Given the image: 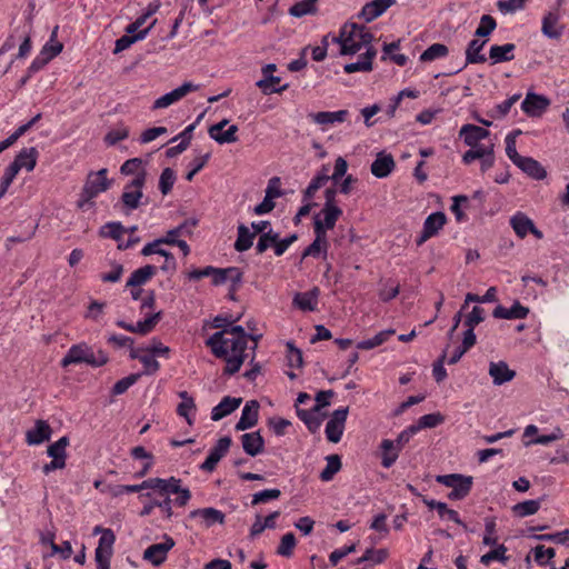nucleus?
Wrapping results in <instances>:
<instances>
[{
    "instance_id": "1",
    "label": "nucleus",
    "mask_w": 569,
    "mask_h": 569,
    "mask_svg": "<svg viewBox=\"0 0 569 569\" xmlns=\"http://www.w3.org/2000/svg\"><path fill=\"white\" fill-rule=\"evenodd\" d=\"M372 33L365 27L353 22L345 23L339 36H332V42L340 44V54L352 56L362 48L371 47Z\"/></svg>"
},
{
    "instance_id": "2",
    "label": "nucleus",
    "mask_w": 569,
    "mask_h": 569,
    "mask_svg": "<svg viewBox=\"0 0 569 569\" xmlns=\"http://www.w3.org/2000/svg\"><path fill=\"white\" fill-rule=\"evenodd\" d=\"M248 336L241 326H233L230 329H222L214 332L207 341L206 345L210 347L214 356H224L227 348L247 349Z\"/></svg>"
},
{
    "instance_id": "3",
    "label": "nucleus",
    "mask_w": 569,
    "mask_h": 569,
    "mask_svg": "<svg viewBox=\"0 0 569 569\" xmlns=\"http://www.w3.org/2000/svg\"><path fill=\"white\" fill-rule=\"evenodd\" d=\"M108 361V355L102 349L94 350L93 347L81 342L69 348L66 356L61 359V367L66 368L70 365L86 363L98 368L104 366Z\"/></svg>"
},
{
    "instance_id": "4",
    "label": "nucleus",
    "mask_w": 569,
    "mask_h": 569,
    "mask_svg": "<svg viewBox=\"0 0 569 569\" xmlns=\"http://www.w3.org/2000/svg\"><path fill=\"white\" fill-rule=\"evenodd\" d=\"M108 170L100 169L97 172H90L87 177L83 189L78 200V207L83 209L87 204H92L94 199L101 192H104L110 187V181L107 178Z\"/></svg>"
},
{
    "instance_id": "5",
    "label": "nucleus",
    "mask_w": 569,
    "mask_h": 569,
    "mask_svg": "<svg viewBox=\"0 0 569 569\" xmlns=\"http://www.w3.org/2000/svg\"><path fill=\"white\" fill-rule=\"evenodd\" d=\"M436 481L446 487L452 488L448 495L451 500H461L466 498L472 487V477L459 473L440 475L436 477Z\"/></svg>"
},
{
    "instance_id": "6",
    "label": "nucleus",
    "mask_w": 569,
    "mask_h": 569,
    "mask_svg": "<svg viewBox=\"0 0 569 569\" xmlns=\"http://www.w3.org/2000/svg\"><path fill=\"white\" fill-rule=\"evenodd\" d=\"M116 535L111 529H106L99 538L94 550V561L97 569H110V560L113 555V545Z\"/></svg>"
},
{
    "instance_id": "7",
    "label": "nucleus",
    "mask_w": 569,
    "mask_h": 569,
    "mask_svg": "<svg viewBox=\"0 0 569 569\" xmlns=\"http://www.w3.org/2000/svg\"><path fill=\"white\" fill-rule=\"evenodd\" d=\"M69 446V438L67 436L61 437L56 442L51 443L47 453L52 460L42 467V472L49 475L50 472L63 469L66 467L67 452L66 449Z\"/></svg>"
},
{
    "instance_id": "8",
    "label": "nucleus",
    "mask_w": 569,
    "mask_h": 569,
    "mask_svg": "<svg viewBox=\"0 0 569 569\" xmlns=\"http://www.w3.org/2000/svg\"><path fill=\"white\" fill-rule=\"evenodd\" d=\"M348 417V407L335 410L326 425V437L328 441L338 443L345 431V423Z\"/></svg>"
},
{
    "instance_id": "9",
    "label": "nucleus",
    "mask_w": 569,
    "mask_h": 569,
    "mask_svg": "<svg viewBox=\"0 0 569 569\" xmlns=\"http://www.w3.org/2000/svg\"><path fill=\"white\" fill-rule=\"evenodd\" d=\"M232 440L229 436L220 438L217 443L210 449L207 459L201 463L200 469L206 472H212L218 462L227 455Z\"/></svg>"
},
{
    "instance_id": "10",
    "label": "nucleus",
    "mask_w": 569,
    "mask_h": 569,
    "mask_svg": "<svg viewBox=\"0 0 569 569\" xmlns=\"http://www.w3.org/2000/svg\"><path fill=\"white\" fill-rule=\"evenodd\" d=\"M198 89H199V86L193 84L192 82H184L180 87L176 88L174 90L156 99L153 102L152 109L156 110V109L168 108L171 104L180 101L188 93L197 91Z\"/></svg>"
},
{
    "instance_id": "11",
    "label": "nucleus",
    "mask_w": 569,
    "mask_h": 569,
    "mask_svg": "<svg viewBox=\"0 0 569 569\" xmlns=\"http://www.w3.org/2000/svg\"><path fill=\"white\" fill-rule=\"evenodd\" d=\"M561 13L558 10L547 11L541 20V32L545 37L558 40L562 37L565 26L560 23Z\"/></svg>"
},
{
    "instance_id": "12",
    "label": "nucleus",
    "mask_w": 569,
    "mask_h": 569,
    "mask_svg": "<svg viewBox=\"0 0 569 569\" xmlns=\"http://www.w3.org/2000/svg\"><path fill=\"white\" fill-rule=\"evenodd\" d=\"M447 222V217L443 212H433L427 217L423 222V228L420 236L417 238V246L423 244L428 239L438 234L439 230L443 228Z\"/></svg>"
},
{
    "instance_id": "13",
    "label": "nucleus",
    "mask_w": 569,
    "mask_h": 569,
    "mask_svg": "<svg viewBox=\"0 0 569 569\" xmlns=\"http://www.w3.org/2000/svg\"><path fill=\"white\" fill-rule=\"evenodd\" d=\"M162 244H166L161 238L153 240L152 242L147 243L142 250L141 254L147 257L151 254H159L164 258L163 264L160 269L164 272H172L176 270L177 262L173 254L161 248Z\"/></svg>"
},
{
    "instance_id": "14",
    "label": "nucleus",
    "mask_w": 569,
    "mask_h": 569,
    "mask_svg": "<svg viewBox=\"0 0 569 569\" xmlns=\"http://www.w3.org/2000/svg\"><path fill=\"white\" fill-rule=\"evenodd\" d=\"M510 226L515 233L523 239L528 233H532L537 239H542V232L536 228L533 221L523 212H516L510 218Z\"/></svg>"
},
{
    "instance_id": "15",
    "label": "nucleus",
    "mask_w": 569,
    "mask_h": 569,
    "mask_svg": "<svg viewBox=\"0 0 569 569\" xmlns=\"http://www.w3.org/2000/svg\"><path fill=\"white\" fill-rule=\"evenodd\" d=\"M124 176H133L131 187H143L147 178L144 162L140 158H131L124 161L120 168Z\"/></svg>"
},
{
    "instance_id": "16",
    "label": "nucleus",
    "mask_w": 569,
    "mask_h": 569,
    "mask_svg": "<svg viewBox=\"0 0 569 569\" xmlns=\"http://www.w3.org/2000/svg\"><path fill=\"white\" fill-rule=\"evenodd\" d=\"M174 546V540L168 536H163V541L149 546L143 553V558L154 566L161 565L166 559L168 551Z\"/></svg>"
},
{
    "instance_id": "17",
    "label": "nucleus",
    "mask_w": 569,
    "mask_h": 569,
    "mask_svg": "<svg viewBox=\"0 0 569 569\" xmlns=\"http://www.w3.org/2000/svg\"><path fill=\"white\" fill-rule=\"evenodd\" d=\"M161 318H162V312L158 311V312H153L152 315H147V317L143 320L138 321L136 325H130L123 320H118L116 322V325L119 328L124 329L129 332L139 333V335L144 336V335H148L149 332H151L156 328V326L161 320Z\"/></svg>"
},
{
    "instance_id": "18",
    "label": "nucleus",
    "mask_w": 569,
    "mask_h": 569,
    "mask_svg": "<svg viewBox=\"0 0 569 569\" xmlns=\"http://www.w3.org/2000/svg\"><path fill=\"white\" fill-rule=\"evenodd\" d=\"M342 216V210L339 207L323 206L321 211L315 217L313 231H317L318 224L322 231L327 234L328 230H332Z\"/></svg>"
},
{
    "instance_id": "19",
    "label": "nucleus",
    "mask_w": 569,
    "mask_h": 569,
    "mask_svg": "<svg viewBox=\"0 0 569 569\" xmlns=\"http://www.w3.org/2000/svg\"><path fill=\"white\" fill-rule=\"evenodd\" d=\"M242 273L236 267L226 269L214 268L211 273V281L214 286H221L226 282H231V291H236L241 282Z\"/></svg>"
},
{
    "instance_id": "20",
    "label": "nucleus",
    "mask_w": 569,
    "mask_h": 569,
    "mask_svg": "<svg viewBox=\"0 0 569 569\" xmlns=\"http://www.w3.org/2000/svg\"><path fill=\"white\" fill-rule=\"evenodd\" d=\"M397 0H372L362 7L361 11L359 12V17L366 22H371L382 16L390 7L395 6Z\"/></svg>"
},
{
    "instance_id": "21",
    "label": "nucleus",
    "mask_w": 569,
    "mask_h": 569,
    "mask_svg": "<svg viewBox=\"0 0 569 569\" xmlns=\"http://www.w3.org/2000/svg\"><path fill=\"white\" fill-rule=\"evenodd\" d=\"M315 232V240L305 249L302 253V258L312 257V258H327L328 253V238L327 234L322 231L321 227L318 224L317 231Z\"/></svg>"
},
{
    "instance_id": "22",
    "label": "nucleus",
    "mask_w": 569,
    "mask_h": 569,
    "mask_svg": "<svg viewBox=\"0 0 569 569\" xmlns=\"http://www.w3.org/2000/svg\"><path fill=\"white\" fill-rule=\"evenodd\" d=\"M228 122L227 119H223L219 123L211 126L208 130L210 138L220 144L236 142L238 140L236 134L238 131L237 126L232 124L226 131H222Z\"/></svg>"
},
{
    "instance_id": "23",
    "label": "nucleus",
    "mask_w": 569,
    "mask_h": 569,
    "mask_svg": "<svg viewBox=\"0 0 569 569\" xmlns=\"http://www.w3.org/2000/svg\"><path fill=\"white\" fill-rule=\"evenodd\" d=\"M490 134L489 130L476 126V124H463L459 130V137L463 139V142L468 147H477L481 140L488 138Z\"/></svg>"
},
{
    "instance_id": "24",
    "label": "nucleus",
    "mask_w": 569,
    "mask_h": 569,
    "mask_svg": "<svg viewBox=\"0 0 569 569\" xmlns=\"http://www.w3.org/2000/svg\"><path fill=\"white\" fill-rule=\"evenodd\" d=\"M549 103L546 97L529 92L521 102V109L526 114L536 117L540 116L548 108Z\"/></svg>"
},
{
    "instance_id": "25",
    "label": "nucleus",
    "mask_w": 569,
    "mask_h": 569,
    "mask_svg": "<svg viewBox=\"0 0 569 569\" xmlns=\"http://www.w3.org/2000/svg\"><path fill=\"white\" fill-rule=\"evenodd\" d=\"M259 403L256 400L248 401L241 412L239 421L236 423V430H247L254 427L258 422Z\"/></svg>"
},
{
    "instance_id": "26",
    "label": "nucleus",
    "mask_w": 569,
    "mask_h": 569,
    "mask_svg": "<svg viewBox=\"0 0 569 569\" xmlns=\"http://www.w3.org/2000/svg\"><path fill=\"white\" fill-rule=\"evenodd\" d=\"M181 479L170 477L168 479L162 478H149L144 480L146 489L157 490L159 496L167 497L171 491H177V483H181Z\"/></svg>"
},
{
    "instance_id": "27",
    "label": "nucleus",
    "mask_w": 569,
    "mask_h": 569,
    "mask_svg": "<svg viewBox=\"0 0 569 569\" xmlns=\"http://www.w3.org/2000/svg\"><path fill=\"white\" fill-rule=\"evenodd\" d=\"M51 432V427L47 421L37 420L34 427L26 432V440L31 446L40 445L50 439Z\"/></svg>"
},
{
    "instance_id": "28",
    "label": "nucleus",
    "mask_w": 569,
    "mask_h": 569,
    "mask_svg": "<svg viewBox=\"0 0 569 569\" xmlns=\"http://www.w3.org/2000/svg\"><path fill=\"white\" fill-rule=\"evenodd\" d=\"M154 508H159L161 510L164 519H171L173 516L172 499L169 496L163 497V499H150V501L144 503V506L142 507L140 516H150Z\"/></svg>"
},
{
    "instance_id": "29",
    "label": "nucleus",
    "mask_w": 569,
    "mask_h": 569,
    "mask_svg": "<svg viewBox=\"0 0 569 569\" xmlns=\"http://www.w3.org/2000/svg\"><path fill=\"white\" fill-rule=\"evenodd\" d=\"M178 396L181 402L177 407V413L184 418L189 426H192L197 413L194 399L184 390L179 391Z\"/></svg>"
},
{
    "instance_id": "30",
    "label": "nucleus",
    "mask_w": 569,
    "mask_h": 569,
    "mask_svg": "<svg viewBox=\"0 0 569 569\" xmlns=\"http://www.w3.org/2000/svg\"><path fill=\"white\" fill-rule=\"evenodd\" d=\"M349 116L348 110H338V111H320L316 113H310L309 117L311 120L320 126H332L335 123H341L347 120Z\"/></svg>"
},
{
    "instance_id": "31",
    "label": "nucleus",
    "mask_w": 569,
    "mask_h": 569,
    "mask_svg": "<svg viewBox=\"0 0 569 569\" xmlns=\"http://www.w3.org/2000/svg\"><path fill=\"white\" fill-rule=\"evenodd\" d=\"M377 51L373 47H368L366 52L359 56L357 62L347 63L343 67L346 73L355 72H368L372 70V60L375 59Z\"/></svg>"
},
{
    "instance_id": "32",
    "label": "nucleus",
    "mask_w": 569,
    "mask_h": 569,
    "mask_svg": "<svg viewBox=\"0 0 569 569\" xmlns=\"http://www.w3.org/2000/svg\"><path fill=\"white\" fill-rule=\"evenodd\" d=\"M395 160L391 154L380 152L371 163V173L377 178L388 177L395 169Z\"/></svg>"
},
{
    "instance_id": "33",
    "label": "nucleus",
    "mask_w": 569,
    "mask_h": 569,
    "mask_svg": "<svg viewBox=\"0 0 569 569\" xmlns=\"http://www.w3.org/2000/svg\"><path fill=\"white\" fill-rule=\"evenodd\" d=\"M241 445L244 452L251 457L260 455L264 449V440L259 431L243 433Z\"/></svg>"
},
{
    "instance_id": "34",
    "label": "nucleus",
    "mask_w": 569,
    "mask_h": 569,
    "mask_svg": "<svg viewBox=\"0 0 569 569\" xmlns=\"http://www.w3.org/2000/svg\"><path fill=\"white\" fill-rule=\"evenodd\" d=\"M328 172L329 166L323 164L303 191V201H310L315 197L316 192L330 180Z\"/></svg>"
},
{
    "instance_id": "35",
    "label": "nucleus",
    "mask_w": 569,
    "mask_h": 569,
    "mask_svg": "<svg viewBox=\"0 0 569 569\" xmlns=\"http://www.w3.org/2000/svg\"><path fill=\"white\" fill-rule=\"evenodd\" d=\"M158 272L153 264H146L136 269L127 280L126 287H141L150 281Z\"/></svg>"
},
{
    "instance_id": "36",
    "label": "nucleus",
    "mask_w": 569,
    "mask_h": 569,
    "mask_svg": "<svg viewBox=\"0 0 569 569\" xmlns=\"http://www.w3.org/2000/svg\"><path fill=\"white\" fill-rule=\"evenodd\" d=\"M244 351L246 349H234L231 350L227 348V353L224 356H216L217 358H222L226 360L224 373L226 375H234L238 372L244 361Z\"/></svg>"
},
{
    "instance_id": "37",
    "label": "nucleus",
    "mask_w": 569,
    "mask_h": 569,
    "mask_svg": "<svg viewBox=\"0 0 569 569\" xmlns=\"http://www.w3.org/2000/svg\"><path fill=\"white\" fill-rule=\"evenodd\" d=\"M529 313V309L516 301L510 308L501 305L497 306L492 316L497 319H525Z\"/></svg>"
},
{
    "instance_id": "38",
    "label": "nucleus",
    "mask_w": 569,
    "mask_h": 569,
    "mask_svg": "<svg viewBox=\"0 0 569 569\" xmlns=\"http://www.w3.org/2000/svg\"><path fill=\"white\" fill-rule=\"evenodd\" d=\"M241 398H232L229 396L223 397L222 400L212 408L211 419L213 421L221 420L222 418L233 412L241 405Z\"/></svg>"
},
{
    "instance_id": "39",
    "label": "nucleus",
    "mask_w": 569,
    "mask_h": 569,
    "mask_svg": "<svg viewBox=\"0 0 569 569\" xmlns=\"http://www.w3.org/2000/svg\"><path fill=\"white\" fill-rule=\"evenodd\" d=\"M189 517L201 518L204 527L207 528L213 526L214 523L224 522V513L211 507L192 510Z\"/></svg>"
},
{
    "instance_id": "40",
    "label": "nucleus",
    "mask_w": 569,
    "mask_h": 569,
    "mask_svg": "<svg viewBox=\"0 0 569 569\" xmlns=\"http://www.w3.org/2000/svg\"><path fill=\"white\" fill-rule=\"evenodd\" d=\"M489 375L492 378L493 383L500 386L512 380L516 376V372L509 369L506 362L499 361L490 362Z\"/></svg>"
},
{
    "instance_id": "41",
    "label": "nucleus",
    "mask_w": 569,
    "mask_h": 569,
    "mask_svg": "<svg viewBox=\"0 0 569 569\" xmlns=\"http://www.w3.org/2000/svg\"><path fill=\"white\" fill-rule=\"evenodd\" d=\"M319 289L313 288L307 292L296 293L293 297V306L302 311H315L318 306Z\"/></svg>"
},
{
    "instance_id": "42",
    "label": "nucleus",
    "mask_w": 569,
    "mask_h": 569,
    "mask_svg": "<svg viewBox=\"0 0 569 569\" xmlns=\"http://www.w3.org/2000/svg\"><path fill=\"white\" fill-rule=\"evenodd\" d=\"M38 154L39 152L34 147L23 148L16 156L12 163L17 166L19 170L26 169L27 171H32L37 164Z\"/></svg>"
},
{
    "instance_id": "43",
    "label": "nucleus",
    "mask_w": 569,
    "mask_h": 569,
    "mask_svg": "<svg viewBox=\"0 0 569 569\" xmlns=\"http://www.w3.org/2000/svg\"><path fill=\"white\" fill-rule=\"evenodd\" d=\"M197 226V220L190 219L186 220L178 227L170 229L167 231L166 236L161 239L166 244H174L177 241H179V237H186L190 236L192 233L193 228Z\"/></svg>"
},
{
    "instance_id": "44",
    "label": "nucleus",
    "mask_w": 569,
    "mask_h": 569,
    "mask_svg": "<svg viewBox=\"0 0 569 569\" xmlns=\"http://www.w3.org/2000/svg\"><path fill=\"white\" fill-rule=\"evenodd\" d=\"M516 166L530 178L536 180H542L547 176V171L540 164V162L531 157H523Z\"/></svg>"
},
{
    "instance_id": "45",
    "label": "nucleus",
    "mask_w": 569,
    "mask_h": 569,
    "mask_svg": "<svg viewBox=\"0 0 569 569\" xmlns=\"http://www.w3.org/2000/svg\"><path fill=\"white\" fill-rule=\"evenodd\" d=\"M487 40L473 39L468 43L466 49V64L483 63L487 61L485 54L481 53Z\"/></svg>"
},
{
    "instance_id": "46",
    "label": "nucleus",
    "mask_w": 569,
    "mask_h": 569,
    "mask_svg": "<svg viewBox=\"0 0 569 569\" xmlns=\"http://www.w3.org/2000/svg\"><path fill=\"white\" fill-rule=\"evenodd\" d=\"M142 188L143 187H131V182H128L124 186L121 201L128 210L132 211L139 207L140 200L143 196Z\"/></svg>"
},
{
    "instance_id": "47",
    "label": "nucleus",
    "mask_w": 569,
    "mask_h": 569,
    "mask_svg": "<svg viewBox=\"0 0 569 569\" xmlns=\"http://www.w3.org/2000/svg\"><path fill=\"white\" fill-rule=\"evenodd\" d=\"M515 49L516 46L513 43H506L502 46L493 44L489 50V58L493 64L511 61L515 58Z\"/></svg>"
},
{
    "instance_id": "48",
    "label": "nucleus",
    "mask_w": 569,
    "mask_h": 569,
    "mask_svg": "<svg viewBox=\"0 0 569 569\" xmlns=\"http://www.w3.org/2000/svg\"><path fill=\"white\" fill-rule=\"evenodd\" d=\"M156 21L157 20H153V22L150 24V27H148L147 29L140 30L137 34H133V36L124 34V36L120 37L119 39H117L114 49H113V53L117 54L119 52H122V51L127 50L128 48H130L131 44H133L134 42L143 40L147 37V34L149 33L150 29L154 26Z\"/></svg>"
},
{
    "instance_id": "49",
    "label": "nucleus",
    "mask_w": 569,
    "mask_h": 569,
    "mask_svg": "<svg viewBox=\"0 0 569 569\" xmlns=\"http://www.w3.org/2000/svg\"><path fill=\"white\" fill-rule=\"evenodd\" d=\"M382 451L381 465L385 468H390L398 459L399 452L401 451L395 446V441L390 439H383L380 443Z\"/></svg>"
},
{
    "instance_id": "50",
    "label": "nucleus",
    "mask_w": 569,
    "mask_h": 569,
    "mask_svg": "<svg viewBox=\"0 0 569 569\" xmlns=\"http://www.w3.org/2000/svg\"><path fill=\"white\" fill-rule=\"evenodd\" d=\"M281 79L280 77L270 76V77H263L262 79L258 80L256 82V86L261 90V92L266 96L271 93H280L284 90H287L288 84H283L281 87H278Z\"/></svg>"
},
{
    "instance_id": "51",
    "label": "nucleus",
    "mask_w": 569,
    "mask_h": 569,
    "mask_svg": "<svg viewBox=\"0 0 569 569\" xmlns=\"http://www.w3.org/2000/svg\"><path fill=\"white\" fill-rule=\"evenodd\" d=\"M327 465L320 472V479L325 482L331 481L333 477L340 471L342 463L338 455H329L326 457Z\"/></svg>"
},
{
    "instance_id": "52",
    "label": "nucleus",
    "mask_w": 569,
    "mask_h": 569,
    "mask_svg": "<svg viewBox=\"0 0 569 569\" xmlns=\"http://www.w3.org/2000/svg\"><path fill=\"white\" fill-rule=\"evenodd\" d=\"M297 415L310 432L315 433L319 430L322 419L319 417L318 411H315V408L312 410L297 408Z\"/></svg>"
},
{
    "instance_id": "53",
    "label": "nucleus",
    "mask_w": 569,
    "mask_h": 569,
    "mask_svg": "<svg viewBox=\"0 0 569 569\" xmlns=\"http://www.w3.org/2000/svg\"><path fill=\"white\" fill-rule=\"evenodd\" d=\"M253 238L254 233L250 232V230L244 224H240L238 227V237L234 242L236 250L243 252L250 249L253 243Z\"/></svg>"
},
{
    "instance_id": "54",
    "label": "nucleus",
    "mask_w": 569,
    "mask_h": 569,
    "mask_svg": "<svg viewBox=\"0 0 569 569\" xmlns=\"http://www.w3.org/2000/svg\"><path fill=\"white\" fill-rule=\"evenodd\" d=\"M127 232V229L121 224V222H108L103 224L100 229V236L103 238H111L119 243L122 240L123 234Z\"/></svg>"
},
{
    "instance_id": "55",
    "label": "nucleus",
    "mask_w": 569,
    "mask_h": 569,
    "mask_svg": "<svg viewBox=\"0 0 569 569\" xmlns=\"http://www.w3.org/2000/svg\"><path fill=\"white\" fill-rule=\"evenodd\" d=\"M493 144H479L477 147H470L468 151H466L462 156V162L465 164H470L477 159H482L486 154L492 151Z\"/></svg>"
},
{
    "instance_id": "56",
    "label": "nucleus",
    "mask_w": 569,
    "mask_h": 569,
    "mask_svg": "<svg viewBox=\"0 0 569 569\" xmlns=\"http://www.w3.org/2000/svg\"><path fill=\"white\" fill-rule=\"evenodd\" d=\"M493 547L495 548L492 550H490L487 553L481 556L480 562L482 565L489 566L492 561H500V562L507 561V559H508L506 557L507 547L505 545H499V543H497Z\"/></svg>"
},
{
    "instance_id": "57",
    "label": "nucleus",
    "mask_w": 569,
    "mask_h": 569,
    "mask_svg": "<svg viewBox=\"0 0 569 569\" xmlns=\"http://www.w3.org/2000/svg\"><path fill=\"white\" fill-rule=\"evenodd\" d=\"M540 509V500H526L512 507V511L518 517H528L535 515Z\"/></svg>"
},
{
    "instance_id": "58",
    "label": "nucleus",
    "mask_w": 569,
    "mask_h": 569,
    "mask_svg": "<svg viewBox=\"0 0 569 569\" xmlns=\"http://www.w3.org/2000/svg\"><path fill=\"white\" fill-rule=\"evenodd\" d=\"M445 421V417L437 412V413H428L422 417H420L416 425H411L413 428H416V432L420 431L425 428H435L439 425H441Z\"/></svg>"
},
{
    "instance_id": "59",
    "label": "nucleus",
    "mask_w": 569,
    "mask_h": 569,
    "mask_svg": "<svg viewBox=\"0 0 569 569\" xmlns=\"http://www.w3.org/2000/svg\"><path fill=\"white\" fill-rule=\"evenodd\" d=\"M497 522L495 517L485 519V535L482 542L486 546H496L498 543Z\"/></svg>"
},
{
    "instance_id": "60",
    "label": "nucleus",
    "mask_w": 569,
    "mask_h": 569,
    "mask_svg": "<svg viewBox=\"0 0 569 569\" xmlns=\"http://www.w3.org/2000/svg\"><path fill=\"white\" fill-rule=\"evenodd\" d=\"M448 54L447 46L442 43H433L427 48L420 56V60L423 62H430L439 58H443Z\"/></svg>"
},
{
    "instance_id": "61",
    "label": "nucleus",
    "mask_w": 569,
    "mask_h": 569,
    "mask_svg": "<svg viewBox=\"0 0 569 569\" xmlns=\"http://www.w3.org/2000/svg\"><path fill=\"white\" fill-rule=\"evenodd\" d=\"M318 0H301L295 3L290 9L289 13L293 17L300 18L306 14L316 12V3Z\"/></svg>"
},
{
    "instance_id": "62",
    "label": "nucleus",
    "mask_w": 569,
    "mask_h": 569,
    "mask_svg": "<svg viewBox=\"0 0 569 569\" xmlns=\"http://www.w3.org/2000/svg\"><path fill=\"white\" fill-rule=\"evenodd\" d=\"M57 30H58V27L54 28V30L50 37V41L47 42L40 51V53L42 56L47 57L49 61L52 60L54 57H57L63 49V46L61 42L54 41V38L57 36Z\"/></svg>"
},
{
    "instance_id": "63",
    "label": "nucleus",
    "mask_w": 569,
    "mask_h": 569,
    "mask_svg": "<svg viewBox=\"0 0 569 569\" xmlns=\"http://www.w3.org/2000/svg\"><path fill=\"white\" fill-rule=\"evenodd\" d=\"M521 94L520 93H516L513 96H511L510 98L506 99L505 101H502L501 103H498L491 111H490V116L492 118H503L506 117L511 107L520 99Z\"/></svg>"
},
{
    "instance_id": "64",
    "label": "nucleus",
    "mask_w": 569,
    "mask_h": 569,
    "mask_svg": "<svg viewBox=\"0 0 569 569\" xmlns=\"http://www.w3.org/2000/svg\"><path fill=\"white\" fill-rule=\"evenodd\" d=\"M176 179V172L171 168L162 170L159 178V189L163 196L168 194L172 190Z\"/></svg>"
}]
</instances>
